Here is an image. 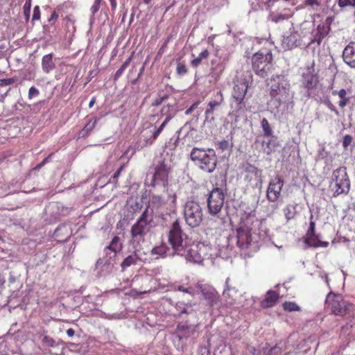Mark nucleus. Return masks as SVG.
<instances>
[{"label":"nucleus","mask_w":355,"mask_h":355,"mask_svg":"<svg viewBox=\"0 0 355 355\" xmlns=\"http://www.w3.org/2000/svg\"><path fill=\"white\" fill-rule=\"evenodd\" d=\"M133 54L134 52H132V55L123 63L121 67H122L123 69H125L128 67L133 58Z\"/></svg>","instance_id":"nucleus-53"},{"label":"nucleus","mask_w":355,"mask_h":355,"mask_svg":"<svg viewBox=\"0 0 355 355\" xmlns=\"http://www.w3.org/2000/svg\"><path fill=\"white\" fill-rule=\"evenodd\" d=\"M170 171L171 167L166 164L164 160L159 162L155 167V173L151 182L152 186L161 184L166 187L168 184Z\"/></svg>","instance_id":"nucleus-10"},{"label":"nucleus","mask_w":355,"mask_h":355,"mask_svg":"<svg viewBox=\"0 0 355 355\" xmlns=\"http://www.w3.org/2000/svg\"><path fill=\"white\" fill-rule=\"evenodd\" d=\"M302 83L307 89L315 87L318 83V76L315 73L313 67H307L306 72L302 74Z\"/></svg>","instance_id":"nucleus-13"},{"label":"nucleus","mask_w":355,"mask_h":355,"mask_svg":"<svg viewBox=\"0 0 355 355\" xmlns=\"http://www.w3.org/2000/svg\"><path fill=\"white\" fill-rule=\"evenodd\" d=\"M309 220H310L309 227L306 232V236H313L315 234V223L313 220V214L311 215Z\"/></svg>","instance_id":"nucleus-39"},{"label":"nucleus","mask_w":355,"mask_h":355,"mask_svg":"<svg viewBox=\"0 0 355 355\" xmlns=\"http://www.w3.org/2000/svg\"><path fill=\"white\" fill-rule=\"evenodd\" d=\"M344 62L352 68L355 69V42H350L343 51Z\"/></svg>","instance_id":"nucleus-14"},{"label":"nucleus","mask_w":355,"mask_h":355,"mask_svg":"<svg viewBox=\"0 0 355 355\" xmlns=\"http://www.w3.org/2000/svg\"><path fill=\"white\" fill-rule=\"evenodd\" d=\"M139 252V250H136L133 254L129 255L123 260L121 264L123 270L132 265L137 264L138 261L141 259Z\"/></svg>","instance_id":"nucleus-28"},{"label":"nucleus","mask_w":355,"mask_h":355,"mask_svg":"<svg viewBox=\"0 0 355 355\" xmlns=\"http://www.w3.org/2000/svg\"><path fill=\"white\" fill-rule=\"evenodd\" d=\"M201 294L210 306L216 304L219 300V295L217 291L211 288H201Z\"/></svg>","instance_id":"nucleus-19"},{"label":"nucleus","mask_w":355,"mask_h":355,"mask_svg":"<svg viewBox=\"0 0 355 355\" xmlns=\"http://www.w3.org/2000/svg\"><path fill=\"white\" fill-rule=\"evenodd\" d=\"M261 128L263 129V136L264 137H269L272 136L273 135V132L272 130V128L270 127V125L268 122V121L263 118L262 119L261 121Z\"/></svg>","instance_id":"nucleus-36"},{"label":"nucleus","mask_w":355,"mask_h":355,"mask_svg":"<svg viewBox=\"0 0 355 355\" xmlns=\"http://www.w3.org/2000/svg\"><path fill=\"white\" fill-rule=\"evenodd\" d=\"M254 221L257 222V218H254V217H253V216H248V217L246 218V223H251L252 224V223H254Z\"/></svg>","instance_id":"nucleus-62"},{"label":"nucleus","mask_w":355,"mask_h":355,"mask_svg":"<svg viewBox=\"0 0 355 355\" xmlns=\"http://www.w3.org/2000/svg\"><path fill=\"white\" fill-rule=\"evenodd\" d=\"M304 242L309 246L313 248H327L329 246V242L327 241H321L319 240V236L315 234L313 236H306L304 238Z\"/></svg>","instance_id":"nucleus-25"},{"label":"nucleus","mask_w":355,"mask_h":355,"mask_svg":"<svg viewBox=\"0 0 355 355\" xmlns=\"http://www.w3.org/2000/svg\"><path fill=\"white\" fill-rule=\"evenodd\" d=\"M284 216L287 220L293 219L296 216V206L294 205H288L283 209Z\"/></svg>","instance_id":"nucleus-34"},{"label":"nucleus","mask_w":355,"mask_h":355,"mask_svg":"<svg viewBox=\"0 0 355 355\" xmlns=\"http://www.w3.org/2000/svg\"><path fill=\"white\" fill-rule=\"evenodd\" d=\"M17 81V78L0 79V87L10 85Z\"/></svg>","instance_id":"nucleus-42"},{"label":"nucleus","mask_w":355,"mask_h":355,"mask_svg":"<svg viewBox=\"0 0 355 355\" xmlns=\"http://www.w3.org/2000/svg\"><path fill=\"white\" fill-rule=\"evenodd\" d=\"M194 331L195 329L191 325L180 322L177 326L175 334L179 341H182L189 338Z\"/></svg>","instance_id":"nucleus-16"},{"label":"nucleus","mask_w":355,"mask_h":355,"mask_svg":"<svg viewBox=\"0 0 355 355\" xmlns=\"http://www.w3.org/2000/svg\"><path fill=\"white\" fill-rule=\"evenodd\" d=\"M46 164L42 160L40 164H38L37 166H35L33 168V170L39 171L41 168H42Z\"/></svg>","instance_id":"nucleus-63"},{"label":"nucleus","mask_w":355,"mask_h":355,"mask_svg":"<svg viewBox=\"0 0 355 355\" xmlns=\"http://www.w3.org/2000/svg\"><path fill=\"white\" fill-rule=\"evenodd\" d=\"M150 220L148 219V209L141 214L137 221L131 227V238L133 242L139 243L144 240L146 234L149 231V223Z\"/></svg>","instance_id":"nucleus-8"},{"label":"nucleus","mask_w":355,"mask_h":355,"mask_svg":"<svg viewBox=\"0 0 355 355\" xmlns=\"http://www.w3.org/2000/svg\"><path fill=\"white\" fill-rule=\"evenodd\" d=\"M283 43L289 49L296 48L301 44V36L297 31H291L288 35L284 37Z\"/></svg>","instance_id":"nucleus-17"},{"label":"nucleus","mask_w":355,"mask_h":355,"mask_svg":"<svg viewBox=\"0 0 355 355\" xmlns=\"http://www.w3.org/2000/svg\"><path fill=\"white\" fill-rule=\"evenodd\" d=\"M279 298V293L272 290L268 291L265 296V298L261 301L260 305L263 309L270 308L274 306Z\"/></svg>","instance_id":"nucleus-18"},{"label":"nucleus","mask_w":355,"mask_h":355,"mask_svg":"<svg viewBox=\"0 0 355 355\" xmlns=\"http://www.w3.org/2000/svg\"><path fill=\"white\" fill-rule=\"evenodd\" d=\"M191 159L203 171L212 173L217 164L218 159L214 150H205L194 148L191 153Z\"/></svg>","instance_id":"nucleus-4"},{"label":"nucleus","mask_w":355,"mask_h":355,"mask_svg":"<svg viewBox=\"0 0 355 355\" xmlns=\"http://www.w3.org/2000/svg\"><path fill=\"white\" fill-rule=\"evenodd\" d=\"M133 54L134 52H132V55L123 63L121 67H122L123 69H125L128 67L133 58Z\"/></svg>","instance_id":"nucleus-52"},{"label":"nucleus","mask_w":355,"mask_h":355,"mask_svg":"<svg viewBox=\"0 0 355 355\" xmlns=\"http://www.w3.org/2000/svg\"><path fill=\"white\" fill-rule=\"evenodd\" d=\"M218 146L223 151L226 150L229 148V142L226 140H222L218 142Z\"/></svg>","instance_id":"nucleus-50"},{"label":"nucleus","mask_w":355,"mask_h":355,"mask_svg":"<svg viewBox=\"0 0 355 355\" xmlns=\"http://www.w3.org/2000/svg\"><path fill=\"white\" fill-rule=\"evenodd\" d=\"M352 141V137L351 135H345L343 137V146L345 148H347L350 145Z\"/></svg>","instance_id":"nucleus-45"},{"label":"nucleus","mask_w":355,"mask_h":355,"mask_svg":"<svg viewBox=\"0 0 355 355\" xmlns=\"http://www.w3.org/2000/svg\"><path fill=\"white\" fill-rule=\"evenodd\" d=\"M188 71V69L184 62H178L176 67V73L179 76H184Z\"/></svg>","instance_id":"nucleus-40"},{"label":"nucleus","mask_w":355,"mask_h":355,"mask_svg":"<svg viewBox=\"0 0 355 355\" xmlns=\"http://www.w3.org/2000/svg\"><path fill=\"white\" fill-rule=\"evenodd\" d=\"M270 137L268 141L263 140L261 141V147L263 151L266 155L271 154L273 151H275V148L279 146L277 142V137L272 135V136H269Z\"/></svg>","instance_id":"nucleus-20"},{"label":"nucleus","mask_w":355,"mask_h":355,"mask_svg":"<svg viewBox=\"0 0 355 355\" xmlns=\"http://www.w3.org/2000/svg\"><path fill=\"white\" fill-rule=\"evenodd\" d=\"M273 56L270 51H259L252 57V67L254 73L261 77H266L273 68Z\"/></svg>","instance_id":"nucleus-5"},{"label":"nucleus","mask_w":355,"mask_h":355,"mask_svg":"<svg viewBox=\"0 0 355 355\" xmlns=\"http://www.w3.org/2000/svg\"><path fill=\"white\" fill-rule=\"evenodd\" d=\"M175 289L179 291H182V292H184V293H189V294H190L191 295H194L193 290L191 288H185L183 286H178L177 287V288H175Z\"/></svg>","instance_id":"nucleus-47"},{"label":"nucleus","mask_w":355,"mask_h":355,"mask_svg":"<svg viewBox=\"0 0 355 355\" xmlns=\"http://www.w3.org/2000/svg\"><path fill=\"white\" fill-rule=\"evenodd\" d=\"M198 355H211L210 349L205 345H201L198 349Z\"/></svg>","instance_id":"nucleus-43"},{"label":"nucleus","mask_w":355,"mask_h":355,"mask_svg":"<svg viewBox=\"0 0 355 355\" xmlns=\"http://www.w3.org/2000/svg\"><path fill=\"white\" fill-rule=\"evenodd\" d=\"M54 153H50L46 157H45L43 161L45 164H47L51 161L52 157L53 156Z\"/></svg>","instance_id":"nucleus-61"},{"label":"nucleus","mask_w":355,"mask_h":355,"mask_svg":"<svg viewBox=\"0 0 355 355\" xmlns=\"http://www.w3.org/2000/svg\"><path fill=\"white\" fill-rule=\"evenodd\" d=\"M209 51L207 50V49H205L203 50L199 55L198 57L195 58L194 59H193L191 61V65L194 67V68H197L198 67L201 63H202V61L205 59H207L208 58V57L209 56Z\"/></svg>","instance_id":"nucleus-33"},{"label":"nucleus","mask_w":355,"mask_h":355,"mask_svg":"<svg viewBox=\"0 0 355 355\" xmlns=\"http://www.w3.org/2000/svg\"><path fill=\"white\" fill-rule=\"evenodd\" d=\"M223 94L222 92H218L214 96V99L209 101V107L205 111V115L209 117V114H212L216 107H218L223 102Z\"/></svg>","instance_id":"nucleus-23"},{"label":"nucleus","mask_w":355,"mask_h":355,"mask_svg":"<svg viewBox=\"0 0 355 355\" xmlns=\"http://www.w3.org/2000/svg\"><path fill=\"white\" fill-rule=\"evenodd\" d=\"M43 343H46L49 345L53 346V343H54V341H53V340L51 338H50L49 336H44V338H43Z\"/></svg>","instance_id":"nucleus-56"},{"label":"nucleus","mask_w":355,"mask_h":355,"mask_svg":"<svg viewBox=\"0 0 355 355\" xmlns=\"http://www.w3.org/2000/svg\"><path fill=\"white\" fill-rule=\"evenodd\" d=\"M333 96L338 95L340 98L339 101V106L342 108L345 107L349 102V98L347 97V92L345 89H341L339 91L334 90L331 92Z\"/></svg>","instance_id":"nucleus-30"},{"label":"nucleus","mask_w":355,"mask_h":355,"mask_svg":"<svg viewBox=\"0 0 355 355\" xmlns=\"http://www.w3.org/2000/svg\"><path fill=\"white\" fill-rule=\"evenodd\" d=\"M252 230V227H247V230H244L242 228L238 230V241L237 244L239 247L243 248L244 245L250 243V232Z\"/></svg>","instance_id":"nucleus-24"},{"label":"nucleus","mask_w":355,"mask_h":355,"mask_svg":"<svg viewBox=\"0 0 355 355\" xmlns=\"http://www.w3.org/2000/svg\"><path fill=\"white\" fill-rule=\"evenodd\" d=\"M327 107H329L331 111L334 112L336 114H337V115H338V114H339V112H338V111L336 110V107H335V106H334L331 103L329 102V103H327Z\"/></svg>","instance_id":"nucleus-58"},{"label":"nucleus","mask_w":355,"mask_h":355,"mask_svg":"<svg viewBox=\"0 0 355 355\" xmlns=\"http://www.w3.org/2000/svg\"><path fill=\"white\" fill-rule=\"evenodd\" d=\"M58 14L56 13L55 11H53L51 13L50 18L49 19V21L54 24L56 21V20L58 19Z\"/></svg>","instance_id":"nucleus-54"},{"label":"nucleus","mask_w":355,"mask_h":355,"mask_svg":"<svg viewBox=\"0 0 355 355\" xmlns=\"http://www.w3.org/2000/svg\"><path fill=\"white\" fill-rule=\"evenodd\" d=\"M40 18V7L38 6H36L33 9V15L32 20H38Z\"/></svg>","instance_id":"nucleus-49"},{"label":"nucleus","mask_w":355,"mask_h":355,"mask_svg":"<svg viewBox=\"0 0 355 355\" xmlns=\"http://www.w3.org/2000/svg\"><path fill=\"white\" fill-rule=\"evenodd\" d=\"M39 94V89L33 86L28 90V98L32 99L33 98L37 96Z\"/></svg>","instance_id":"nucleus-44"},{"label":"nucleus","mask_w":355,"mask_h":355,"mask_svg":"<svg viewBox=\"0 0 355 355\" xmlns=\"http://www.w3.org/2000/svg\"><path fill=\"white\" fill-rule=\"evenodd\" d=\"M122 249V243H120V239L119 236H115L110 245L107 246L105 249L106 254H108V251H111L113 253V257L116 255V253Z\"/></svg>","instance_id":"nucleus-27"},{"label":"nucleus","mask_w":355,"mask_h":355,"mask_svg":"<svg viewBox=\"0 0 355 355\" xmlns=\"http://www.w3.org/2000/svg\"><path fill=\"white\" fill-rule=\"evenodd\" d=\"M31 7V0H26L24 5V15L26 21H28L30 17Z\"/></svg>","instance_id":"nucleus-41"},{"label":"nucleus","mask_w":355,"mask_h":355,"mask_svg":"<svg viewBox=\"0 0 355 355\" xmlns=\"http://www.w3.org/2000/svg\"><path fill=\"white\" fill-rule=\"evenodd\" d=\"M208 219V224L212 230H220L225 223V218L220 216V214H210Z\"/></svg>","instance_id":"nucleus-21"},{"label":"nucleus","mask_w":355,"mask_h":355,"mask_svg":"<svg viewBox=\"0 0 355 355\" xmlns=\"http://www.w3.org/2000/svg\"><path fill=\"white\" fill-rule=\"evenodd\" d=\"M337 3L340 8L346 7L355 8V0H337Z\"/></svg>","instance_id":"nucleus-38"},{"label":"nucleus","mask_w":355,"mask_h":355,"mask_svg":"<svg viewBox=\"0 0 355 355\" xmlns=\"http://www.w3.org/2000/svg\"><path fill=\"white\" fill-rule=\"evenodd\" d=\"M335 183L336 189L334 196L345 193L347 194L350 189V181L345 167H339L334 171L331 178Z\"/></svg>","instance_id":"nucleus-6"},{"label":"nucleus","mask_w":355,"mask_h":355,"mask_svg":"<svg viewBox=\"0 0 355 355\" xmlns=\"http://www.w3.org/2000/svg\"><path fill=\"white\" fill-rule=\"evenodd\" d=\"M125 165H122L120 168L114 173L112 178L114 184H117V179L121 175V172L123 171Z\"/></svg>","instance_id":"nucleus-46"},{"label":"nucleus","mask_w":355,"mask_h":355,"mask_svg":"<svg viewBox=\"0 0 355 355\" xmlns=\"http://www.w3.org/2000/svg\"><path fill=\"white\" fill-rule=\"evenodd\" d=\"M330 30V26L319 24L312 33L313 38L311 40L310 44L316 42L318 45H320L322 40L329 34Z\"/></svg>","instance_id":"nucleus-15"},{"label":"nucleus","mask_w":355,"mask_h":355,"mask_svg":"<svg viewBox=\"0 0 355 355\" xmlns=\"http://www.w3.org/2000/svg\"><path fill=\"white\" fill-rule=\"evenodd\" d=\"M252 79V75L250 71L236 77L234 80V85L231 94V100L236 103L235 111L239 112L245 107L244 99L250 87V80Z\"/></svg>","instance_id":"nucleus-2"},{"label":"nucleus","mask_w":355,"mask_h":355,"mask_svg":"<svg viewBox=\"0 0 355 355\" xmlns=\"http://www.w3.org/2000/svg\"><path fill=\"white\" fill-rule=\"evenodd\" d=\"M99 9H100V6L94 3L91 8V11H92V14L94 15L96 12H97L98 11Z\"/></svg>","instance_id":"nucleus-59"},{"label":"nucleus","mask_w":355,"mask_h":355,"mask_svg":"<svg viewBox=\"0 0 355 355\" xmlns=\"http://www.w3.org/2000/svg\"><path fill=\"white\" fill-rule=\"evenodd\" d=\"M326 304L331 313L336 315L354 318L355 306L343 300L340 295L329 293L326 298Z\"/></svg>","instance_id":"nucleus-3"},{"label":"nucleus","mask_w":355,"mask_h":355,"mask_svg":"<svg viewBox=\"0 0 355 355\" xmlns=\"http://www.w3.org/2000/svg\"><path fill=\"white\" fill-rule=\"evenodd\" d=\"M168 242L175 253L185 257L190 262L200 264L212 255L210 245L200 242L190 243L191 241L183 232L178 220L172 224L168 233Z\"/></svg>","instance_id":"nucleus-1"},{"label":"nucleus","mask_w":355,"mask_h":355,"mask_svg":"<svg viewBox=\"0 0 355 355\" xmlns=\"http://www.w3.org/2000/svg\"><path fill=\"white\" fill-rule=\"evenodd\" d=\"M125 69H123L122 67H120L115 73L114 76V80H117L121 76V74L123 73Z\"/></svg>","instance_id":"nucleus-55"},{"label":"nucleus","mask_w":355,"mask_h":355,"mask_svg":"<svg viewBox=\"0 0 355 355\" xmlns=\"http://www.w3.org/2000/svg\"><path fill=\"white\" fill-rule=\"evenodd\" d=\"M282 307L288 312L301 311V307L294 302L286 301L283 303Z\"/></svg>","instance_id":"nucleus-35"},{"label":"nucleus","mask_w":355,"mask_h":355,"mask_svg":"<svg viewBox=\"0 0 355 355\" xmlns=\"http://www.w3.org/2000/svg\"><path fill=\"white\" fill-rule=\"evenodd\" d=\"M171 115H168L164 119V121L162 122V123L160 125V126L153 132L152 137L150 138V141L148 143L150 145H151L154 142V141L157 139L159 134L163 131L164 128L171 121Z\"/></svg>","instance_id":"nucleus-31"},{"label":"nucleus","mask_w":355,"mask_h":355,"mask_svg":"<svg viewBox=\"0 0 355 355\" xmlns=\"http://www.w3.org/2000/svg\"><path fill=\"white\" fill-rule=\"evenodd\" d=\"M74 333H75L74 330L73 329H71V328L68 329L67 330V334L69 337H72L74 335Z\"/></svg>","instance_id":"nucleus-64"},{"label":"nucleus","mask_w":355,"mask_h":355,"mask_svg":"<svg viewBox=\"0 0 355 355\" xmlns=\"http://www.w3.org/2000/svg\"><path fill=\"white\" fill-rule=\"evenodd\" d=\"M284 180L279 176L275 177L269 182L266 191V198L268 201L275 202L281 196Z\"/></svg>","instance_id":"nucleus-11"},{"label":"nucleus","mask_w":355,"mask_h":355,"mask_svg":"<svg viewBox=\"0 0 355 355\" xmlns=\"http://www.w3.org/2000/svg\"><path fill=\"white\" fill-rule=\"evenodd\" d=\"M42 67L43 71L46 73H49L55 68V64L53 61V53L43 56L42 59Z\"/></svg>","instance_id":"nucleus-26"},{"label":"nucleus","mask_w":355,"mask_h":355,"mask_svg":"<svg viewBox=\"0 0 355 355\" xmlns=\"http://www.w3.org/2000/svg\"><path fill=\"white\" fill-rule=\"evenodd\" d=\"M225 193L222 189L214 188L207 198V207L209 214H220L224 205Z\"/></svg>","instance_id":"nucleus-9"},{"label":"nucleus","mask_w":355,"mask_h":355,"mask_svg":"<svg viewBox=\"0 0 355 355\" xmlns=\"http://www.w3.org/2000/svg\"><path fill=\"white\" fill-rule=\"evenodd\" d=\"M98 119L96 116L91 117L83 128L79 131L78 138H86L89 135L91 132L95 128L97 124Z\"/></svg>","instance_id":"nucleus-22"},{"label":"nucleus","mask_w":355,"mask_h":355,"mask_svg":"<svg viewBox=\"0 0 355 355\" xmlns=\"http://www.w3.org/2000/svg\"><path fill=\"white\" fill-rule=\"evenodd\" d=\"M262 355H278L282 353V348L277 345L270 347L268 343L261 349Z\"/></svg>","instance_id":"nucleus-32"},{"label":"nucleus","mask_w":355,"mask_h":355,"mask_svg":"<svg viewBox=\"0 0 355 355\" xmlns=\"http://www.w3.org/2000/svg\"><path fill=\"white\" fill-rule=\"evenodd\" d=\"M199 105V101L193 103L187 110L186 111V114H189L193 112V110L197 107V106Z\"/></svg>","instance_id":"nucleus-57"},{"label":"nucleus","mask_w":355,"mask_h":355,"mask_svg":"<svg viewBox=\"0 0 355 355\" xmlns=\"http://www.w3.org/2000/svg\"><path fill=\"white\" fill-rule=\"evenodd\" d=\"M258 169L252 166H250L247 169V175H245V180L250 182L252 179V176L257 177L258 175Z\"/></svg>","instance_id":"nucleus-37"},{"label":"nucleus","mask_w":355,"mask_h":355,"mask_svg":"<svg viewBox=\"0 0 355 355\" xmlns=\"http://www.w3.org/2000/svg\"><path fill=\"white\" fill-rule=\"evenodd\" d=\"M168 250V248L166 246V245L165 243H162L158 246L154 247L151 250V254L155 256V259H159L160 257H165Z\"/></svg>","instance_id":"nucleus-29"},{"label":"nucleus","mask_w":355,"mask_h":355,"mask_svg":"<svg viewBox=\"0 0 355 355\" xmlns=\"http://www.w3.org/2000/svg\"><path fill=\"white\" fill-rule=\"evenodd\" d=\"M304 3L306 6H310L312 7H314L315 6L316 7H319L320 6V3L318 0H306Z\"/></svg>","instance_id":"nucleus-51"},{"label":"nucleus","mask_w":355,"mask_h":355,"mask_svg":"<svg viewBox=\"0 0 355 355\" xmlns=\"http://www.w3.org/2000/svg\"><path fill=\"white\" fill-rule=\"evenodd\" d=\"M168 96L166 94L162 96H159V98H157L153 101V105L158 106V105H161L164 100L168 98Z\"/></svg>","instance_id":"nucleus-48"},{"label":"nucleus","mask_w":355,"mask_h":355,"mask_svg":"<svg viewBox=\"0 0 355 355\" xmlns=\"http://www.w3.org/2000/svg\"><path fill=\"white\" fill-rule=\"evenodd\" d=\"M250 352L254 355L262 354L261 350H257L255 347H251L250 349Z\"/></svg>","instance_id":"nucleus-60"},{"label":"nucleus","mask_w":355,"mask_h":355,"mask_svg":"<svg viewBox=\"0 0 355 355\" xmlns=\"http://www.w3.org/2000/svg\"><path fill=\"white\" fill-rule=\"evenodd\" d=\"M270 95L279 103L284 102L289 97V89L283 83L277 82L271 85Z\"/></svg>","instance_id":"nucleus-12"},{"label":"nucleus","mask_w":355,"mask_h":355,"mask_svg":"<svg viewBox=\"0 0 355 355\" xmlns=\"http://www.w3.org/2000/svg\"><path fill=\"white\" fill-rule=\"evenodd\" d=\"M184 216L186 223L189 226L196 227L202 221V209L198 202L188 201L184 207Z\"/></svg>","instance_id":"nucleus-7"}]
</instances>
